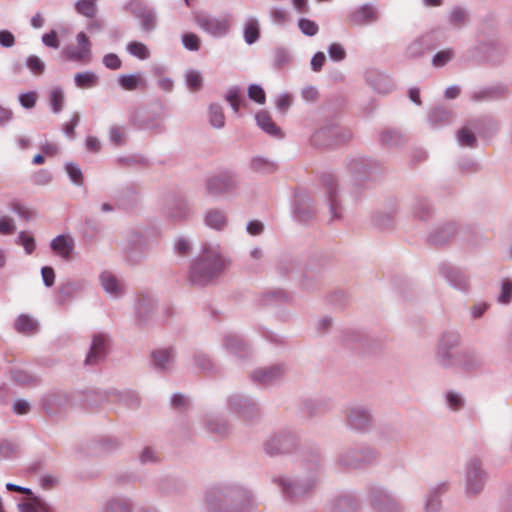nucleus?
Instances as JSON below:
<instances>
[{
	"label": "nucleus",
	"instance_id": "1",
	"mask_svg": "<svg viewBox=\"0 0 512 512\" xmlns=\"http://www.w3.org/2000/svg\"><path fill=\"white\" fill-rule=\"evenodd\" d=\"M206 503L213 512H255L258 501L254 493L238 483H224L210 488Z\"/></svg>",
	"mask_w": 512,
	"mask_h": 512
},
{
	"label": "nucleus",
	"instance_id": "2",
	"mask_svg": "<svg viewBox=\"0 0 512 512\" xmlns=\"http://www.w3.org/2000/svg\"><path fill=\"white\" fill-rule=\"evenodd\" d=\"M229 265L219 243L205 242L190 266L189 279L194 285L206 286L219 277Z\"/></svg>",
	"mask_w": 512,
	"mask_h": 512
},
{
	"label": "nucleus",
	"instance_id": "3",
	"mask_svg": "<svg viewBox=\"0 0 512 512\" xmlns=\"http://www.w3.org/2000/svg\"><path fill=\"white\" fill-rule=\"evenodd\" d=\"M321 466L319 462L311 464V473L305 479L291 480L286 476H275L272 482L279 488L282 495L288 499H298L306 495L319 482Z\"/></svg>",
	"mask_w": 512,
	"mask_h": 512
},
{
	"label": "nucleus",
	"instance_id": "4",
	"mask_svg": "<svg viewBox=\"0 0 512 512\" xmlns=\"http://www.w3.org/2000/svg\"><path fill=\"white\" fill-rule=\"evenodd\" d=\"M377 459L378 452L374 448L361 445L341 449L335 461L341 470L355 471L374 464Z\"/></svg>",
	"mask_w": 512,
	"mask_h": 512
},
{
	"label": "nucleus",
	"instance_id": "5",
	"mask_svg": "<svg viewBox=\"0 0 512 512\" xmlns=\"http://www.w3.org/2000/svg\"><path fill=\"white\" fill-rule=\"evenodd\" d=\"M195 24L208 36L221 39L229 35L232 27L231 14L214 15L208 12H197L194 15Z\"/></svg>",
	"mask_w": 512,
	"mask_h": 512
},
{
	"label": "nucleus",
	"instance_id": "6",
	"mask_svg": "<svg viewBox=\"0 0 512 512\" xmlns=\"http://www.w3.org/2000/svg\"><path fill=\"white\" fill-rule=\"evenodd\" d=\"M461 343V337L456 331H445L440 334L435 349V359L437 363L445 368L455 367V356L459 353L458 347Z\"/></svg>",
	"mask_w": 512,
	"mask_h": 512
},
{
	"label": "nucleus",
	"instance_id": "7",
	"mask_svg": "<svg viewBox=\"0 0 512 512\" xmlns=\"http://www.w3.org/2000/svg\"><path fill=\"white\" fill-rule=\"evenodd\" d=\"M366 491L373 512H404V506L386 487L370 484Z\"/></svg>",
	"mask_w": 512,
	"mask_h": 512
},
{
	"label": "nucleus",
	"instance_id": "8",
	"mask_svg": "<svg viewBox=\"0 0 512 512\" xmlns=\"http://www.w3.org/2000/svg\"><path fill=\"white\" fill-rule=\"evenodd\" d=\"M229 412L236 414L246 421H253L260 417L261 409L258 402L243 393L235 392L226 399Z\"/></svg>",
	"mask_w": 512,
	"mask_h": 512
},
{
	"label": "nucleus",
	"instance_id": "9",
	"mask_svg": "<svg viewBox=\"0 0 512 512\" xmlns=\"http://www.w3.org/2000/svg\"><path fill=\"white\" fill-rule=\"evenodd\" d=\"M298 445V436L295 432L282 429L271 433L264 441V450L270 456L291 453Z\"/></svg>",
	"mask_w": 512,
	"mask_h": 512
},
{
	"label": "nucleus",
	"instance_id": "10",
	"mask_svg": "<svg viewBox=\"0 0 512 512\" xmlns=\"http://www.w3.org/2000/svg\"><path fill=\"white\" fill-rule=\"evenodd\" d=\"M238 186V176L232 171H222L206 180V190L213 196L234 194Z\"/></svg>",
	"mask_w": 512,
	"mask_h": 512
},
{
	"label": "nucleus",
	"instance_id": "11",
	"mask_svg": "<svg viewBox=\"0 0 512 512\" xmlns=\"http://www.w3.org/2000/svg\"><path fill=\"white\" fill-rule=\"evenodd\" d=\"M352 137L349 128L337 125H326L317 130L312 136V142L321 147H331L342 144Z\"/></svg>",
	"mask_w": 512,
	"mask_h": 512
},
{
	"label": "nucleus",
	"instance_id": "12",
	"mask_svg": "<svg viewBox=\"0 0 512 512\" xmlns=\"http://www.w3.org/2000/svg\"><path fill=\"white\" fill-rule=\"evenodd\" d=\"M346 426L357 432H366L372 425L373 416L368 406L353 403L345 408Z\"/></svg>",
	"mask_w": 512,
	"mask_h": 512
},
{
	"label": "nucleus",
	"instance_id": "13",
	"mask_svg": "<svg viewBox=\"0 0 512 512\" xmlns=\"http://www.w3.org/2000/svg\"><path fill=\"white\" fill-rule=\"evenodd\" d=\"M130 123L138 130L159 135L166 132L163 118L156 112L138 110L130 117Z\"/></svg>",
	"mask_w": 512,
	"mask_h": 512
},
{
	"label": "nucleus",
	"instance_id": "14",
	"mask_svg": "<svg viewBox=\"0 0 512 512\" xmlns=\"http://www.w3.org/2000/svg\"><path fill=\"white\" fill-rule=\"evenodd\" d=\"M77 46H66L62 55L67 61L80 62L88 64L92 59V44L89 37L84 32L76 35Z\"/></svg>",
	"mask_w": 512,
	"mask_h": 512
},
{
	"label": "nucleus",
	"instance_id": "15",
	"mask_svg": "<svg viewBox=\"0 0 512 512\" xmlns=\"http://www.w3.org/2000/svg\"><path fill=\"white\" fill-rule=\"evenodd\" d=\"M89 282L85 279H68L61 282L55 293V301L60 304H66L81 296L88 288Z\"/></svg>",
	"mask_w": 512,
	"mask_h": 512
},
{
	"label": "nucleus",
	"instance_id": "16",
	"mask_svg": "<svg viewBox=\"0 0 512 512\" xmlns=\"http://www.w3.org/2000/svg\"><path fill=\"white\" fill-rule=\"evenodd\" d=\"M285 374L286 366L284 364H274L254 369L249 374V378L254 384L267 387L279 382Z\"/></svg>",
	"mask_w": 512,
	"mask_h": 512
},
{
	"label": "nucleus",
	"instance_id": "17",
	"mask_svg": "<svg viewBox=\"0 0 512 512\" xmlns=\"http://www.w3.org/2000/svg\"><path fill=\"white\" fill-rule=\"evenodd\" d=\"M127 9L140 21L143 32H151L157 26V14L154 9L144 5L140 0H131Z\"/></svg>",
	"mask_w": 512,
	"mask_h": 512
},
{
	"label": "nucleus",
	"instance_id": "18",
	"mask_svg": "<svg viewBox=\"0 0 512 512\" xmlns=\"http://www.w3.org/2000/svg\"><path fill=\"white\" fill-rule=\"evenodd\" d=\"M486 474L478 459H472L466 467V492L469 495L480 493L485 484Z\"/></svg>",
	"mask_w": 512,
	"mask_h": 512
},
{
	"label": "nucleus",
	"instance_id": "19",
	"mask_svg": "<svg viewBox=\"0 0 512 512\" xmlns=\"http://www.w3.org/2000/svg\"><path fill=\"white\" fill-rule=\"evenodd\" d=\"M455 358V367L467 373L478 371L484 366L483 357L472 348L460 349Z\"/></svg>",
	"mask_w": 512,
	"mask_h": 512
},
{
	"label": "nucleus",
	"instance_id": "20",
	"mask_svg": "<svg viewBox=\"0 0 512 512\" xmlns=\"http://www.w3.org/2000/svg\"><path fill=\"white\" fill-rule=\"evenodd\" d=\"M379 18L375 5L364 3L351 9L347 14V20L356 26H365L376 22Z\"/></svg>",
	"mask_w": 512,
	"mask_h": 512
},
{
	"label": "nucleus",
	"instance_id": "21",
	"mask_svg": "<svg viewBox=\"0 0 512 512\" xmlns=\"http://www.w3.org/2000/svg\"><path fill=\"white\" fill-rule=\"evenodd\" d=\"M360 499L354 492H342L329 502V512H357L360 509Z\"/></svg>",
	"mask_w": 512,
	"mask_h": 512
},
{
	"label": "nucleus",
	"instance_id": "22",
	"mask_svg": "<svg viewBox=\"0 0 512 512\" xmlns=\"http://www.w3.org/2000/svg\"><path fill=\"white\" fill-rule=\"evenodd\" d=\"M223 347L238 359H247L252 355L250 345L235 333H228L223 337Z\"/></svg>",
	"mask_w": 512,
	"mask_h": 512
},
{
	"label": "nucleus",
	"instance_id": "23",
	"mask_svg": "<svg viewBox=\"0 0 512 512\" xmlns=\"http://www.w3.org/2000/svg\"><path fill=\"white\" fill-rule=\"evenodd\" d=\"M482 120L471 119L458 130L456 140L459 146L474 148L477 145L476 134L481 132Z\"/></svg>",
	"mask_w": 512,
	"mask_h": 512
},
{
	"label": "nucleus",
	"instance_id": "24",
	"mask_svg": "<svg viewBox=\"0 0 512 512\" xmlns=\"http://www.w3.org/2000/svg\"><path fill=\"white\" fill-rule=\"evenodd\" d=\"M439 273L453 288L459 291L468 289V279L459 268L442 263L439 266Z\"/></svg>",
	"mask_w": 512,
	"mask_h": 512
},
{
	"label": "nucleus",
	"instance_id": "25",
	"mask_svg": "<svg viewBox=\"0 0 512 512\" xmlns=\"http://www.w3.org/2000/svg\"><path fill=\"white\" fill-rule=\"evenodd\" d=\"M365 80L367 84L379 94H388L394 89L392 79L376 69L367 70Z\"/></svg>",
	"mask_w": 512,
	"mask_h": 512
},
{
	"label": "nucleus",
	"instance_id": "26",
	"mask_svg": "<svg viewBox=\"0 0 512 512\" xmlns=\"http://www.w3.org/2000/svg\"><path fill=\"white\" fill-rule=\"evenodd\" d=\"M176 359V350L172 347L159 348L151 352L153 367L161 372L172 370Z\"/></svg>",
	"mask_w": 512,
	"mask_h": 512
},
{
	"label": "nucleus",
	"instance_id": "27",
	"mask_svg": "<svg viewBox=\"0 0 512 512\" xmlns=\"http://www.w3.org/2000/svg\"><path fill=\"white\" fill-rule=\"evenodd\" d=\"M449 489V483L446 481L439 482L429 488L424 499V512H439L442 507L441 495Z\"/></svg>",
	"mask_w": 512,
	"mask_h": 512
},
{
	"label": "nucleus",
	"instance_id": "28",
	"mask_svg": "<svg viewBox=\"0 0 512 512\" xmlns=\"http://www.w3.org/2000/svg\"><path fill=\"white\" fill-rule=\"evenodd\" d=\"M106 346V337L103 334L95 335L84 361L85 366L93 367L103 361L107 354Z\"/></svg>",
	"mask_w": 512,
	"mask_h": 512
},
{
	"label": "nucleus",
	"instance_id": "29",
	"mask_svg": "<svg viewBox=\"0 0 512 512\" xmlns=\"http://www.w3.org/2000/svg\"><path fill=\"white\" fill-rule=\"evenodd\" d=\"M347 166L351 174L356 179L364 178L378 168V164L375 161L364 156H355L350 158Z\"/></svg>",
	"mask_w": 512,
	"mask_h": 512
},
{
	"label": "nucleus",
	"instance_id": "30",
	"mask_svg": "<svg viewBox=\"0 0 512 512\" xmlns=\"http://www.w3.org/2000/svg\"><path fill=\"white\" fill-rule=\"evenodd\" d=\"M292 212L295 220L301 223L308 222L315 213L311 198L304 193L296 194Z\"/></svg>",
	"mask_w": 512,
	"mask_h": 512
},
{
	"label": "nucleus",
	"instance_id": "31",
	"mask_svg": "<svg viewBox=\"0 0 512 512\" xmlns=\"http://www.w3.org/2000/svg\"><path fill=\"white\" fill-rule=\"evenodd\" d=\"M99 281L103 290L112 298H120L125 294L124 282L110 271H103L99 275Z\"/></svg>",
	"mask_w": 512,
	"mask_h": 512
},
{
	"label": "nucleus",
	"instance_id": "32",
	"mask_svg": "<svg viewBox=\"0 0 512 512\" xmlns=\"http://www.w3.org/2000/svg\"><path fill=\"white\" fill-rule=\"evenodd\" d=\"M75 242L70 235H58L50 242L51 250L65 261L72 258Z\"/></svg>",
	"mask_w": 512,
	"mask_h": 512
},
{
	"label": "nucleus",
	"instance_id": "33",
	"mask_svg": "<svg viewBox=\"0 0 512 512\" xmlns=\"http://www.w3.org/2000/svg\"><path fill=\"white\" fill-rule=\"evenodd\" d=\"M136 313L140 319L159 317L157 299L150 294H141L136 304Z\"/></svg>",
	"mask_w": 512,
	"mask_h": 512
},
{
	"label": "nucleus",
	"instance_id": "34",
	"mask_svg": "<svg viewBox=\"0 0 512 512\" xmlns=\"http://www.w3.org/2000/svg\"><path fill=\"white\" fill-rule=\"evenodd\" d=\"M434 48V36L432 33L421 35L414 39L405 50V54L409 58L422 56L426 51Z\"/></svg>",
	"mask_w": 512,
	"mask_h": 512
},
{
	"label": "nucleus",
	"instance_id": "35",
	"mask_svg": "<svg viewBox=\"0 0 512 512\" xmlns=\"http://www.w3.org/2000/svg\"><path fill=\"white\" fill-rule=\"evenodd\" d=\"M156 489L163 495H182L186 484L176 477L162 476L156 481Z\"/></svg>",
	"mask_w": 512,
	"mask_h": 512
},
{
	"label": "nucleus",
	"instance_id": "36",
	"mask_svg": "<svg viewBox=\"0 0 512 512\" xmlns=\"http://www.w3.org/2000/svg\"><path fill=\"white\" fill-rule=\"evenodd\" d=\"M457 233V226L454 222H447L437 226L428 236L429 243L443 245L451 240Z\"/></svg>",
	"mask_w": 512,
	"mask_h": 512
},
{
	"label": "nucleus",
	"instance_id": "37",
	"mask_svg": "<svg viewBox=\"0 0 512 512\" xmlns=\"http://www.w3.org/2000/svg\"><path fill=\"white\" fill-rule=\"evenodd\" d=\"M204 223L210 229L223 231L228 225V214L221 209H209L204 215Z\"/></svg>",
	"mask_w": 512,
	"mask_h": 512
},
{
	"label": "nucleus",
	"instance_id": "38",
	"mask_svg": "<svg viewBox=\"0 0 512 512\" xmlns=\"http://www.w3.org/2000/svg\"><path fill=\"white\" fill-rule=\"evenodd\" d=\"M203 424L206 430L217 436H225L229 433L228 423L213 413H207L203 418Z\"/></svg>",
	"mask_w": 512,
	"mask_h": 512
},
{
	"label": "nucleus",
	"instance_id": "39",
	"mask_svg": "<svg viewBox=\"0 0 512 512\" xmlns=\"http://www.w3.org/2000/svg\"><path fill=\"white\" fill-rule=\"evenodd\" d=\"M99 512H133V504L130 498L116 496L107 500Z\"/></svg>",
	"mask_w": 512,
	"mask_h": 512
},
{
	"label": "nucleus",
	"instance_id": "40",
	"mask_svg": "<svg viewBox=\"0 0 512 512\" xmlns=\"http://www.w3.org/2000/svg\"><path fill=\"white\" fill-rule=\"evenodd\" d=\"M249 169L260 175H268L277 170V164L269 158L257 155L250 159Z\"/></svg>",
	"mask_w": 512,
	"mask_h": 512
},
{
	"label": "nucleus",
	"instance_id": "41",
	"mask_svg": "<svg viewBox=\"0 0 512 512\" xmlns=\"http://www.w3.org/2000/svg\"><path fill=\"white\" fill-rule=\"evenodd\" d=\"M323 182L326 187L327 193H328V199H329V207H330V213L332 218H337L338 213V199H337V188L338 183L336 178L329 174L325 175L323 177Z\"/></svg>",
	"mask_w": 512,
	"mask_h": 512
},
{
	"label": "nucleus",
	"instance_id": "42",
	"mask_svg": "<svg viewBox=\"0 0 512 512\" xmlns=\"http://www.w3.org/2000/svg\"><path fill=\"white\" fill-rule=\"evenodd\" d=\"M469 21L470 16L468 10L459 6L452 8L447 16V23L453 29H462Z\"/></svg>",
	"mask_w": 512,
	"mask_h": 512
},
{
	"label": "nucleus",
	"instance_id": "43",
	"mask_svg": "<svg viewBox=\"0 0 512 512\" xmlns=\"http://www.w3.org/2000/svg\"><path fill=\"white\" fill-rule=\"evenodd\" d=\"M243 37L248 45H252L259 40L260 37V24L256 17L249 16L245 19L243 24Z\"/></svg>",
	"mask_w": 512,
	"mask_h": 512
},
{
	"label": "nucleus",
	"instance_id": "44",
	"mask_svg": "<svg viewBox=\"0 0 512 512\" xmlns=\"http://www.w3.org/2000/svg\"><path fill=\"white\" fill-rule=\"evenodd\" d=\"M453 114L443 106L434 107L429 113V123L434 128H439L449 124L452 121Z\"/></svg>",
	"mask_w": 512,
	"mask_h": 512
},
{
	"label": "nucleus",
	"instance_id": "45",
	"mask_svg": "<svg viewBox=\"0 0 512 512\" xmlns=\"http://www.w3.org/2000/svg\"><path fill=\"white\" fill-rule=\"evenodd\" d=\"M190 214V206L183 199H173L167 208V215L173 220L186 219Z\"/></svg>",
	"mask_w": 512,
	"mask_h": 512
},
{
	"label": "nucleus",
	"instance_id": "46",
	"mask_svg": "<svg viewBox=\"0 0 512 512\" xmlns=\"http://www.w3.org/2000/svg\"><path fill=\"white\" fill-rule=\"evenodd\" d=\"M292 299L290 293L283 289H276L266 292L261 298L263 307L275 306L281 303H287Z\"/></svg>",
	"mask_w": 512,
	"mask_h": 512
},
{
	"label": "nucleus",
	"instance_id": "47",
	"mask_svg": "<svg viewBox=\"0 0 512 512\" xmlns=\"http://www.w3.org/2000/svg\"><path fill=\"white\" fill-rule=\"evenodd\" d=\"M257 125L267 134L273 137H282L280 129L273 122L272 118L267 112H259L255 115Z\"/></svg>",
	"mask_w": 512,
	"mask_h": 512
},
{
	"label": "nucleus",
	"instance_id": "48",
	"mask_svg": "<svg viewBox=\"0 0 512 512\" xmlns=\"http://www.w3.org/2000/svg\"><path fill=\"white\" fill-rule=\"evenodd\" d=\"M98 1L99 0H76L74 9L79 15L93 19L98 13Z\"/></svg>",
	"mask_w": 512,
	"mask_h": 512
},
{
	"label": "nucleus",
	"instance_id": "49",
	"mask_svg": "<svg viewBox=\"0 0 512 512\" xmlns=\"http://www.w3.org/2000/svg\"><path fill=\"white\" fill-rule=\"evenodd\" d=\"M20 512H51L49 504L40 497L33 496L29 501L18 505Z\"/></svg>",
	"mask_w": 512,
	"mask_h": 512
},
{
	"label": "nucleus",
	"instance_id": "50",
	"mask_svg": "<svg viewBox=\"0 0 512 512\" xmlns=\"http://www.w3.org/2000/svg\"><path fill=\"white\" fill-rule=\"evenodd\" d=\"M74 82L77 88L90 89L98 84L99 77L95 72L88 70L76 73L74 75Z\"/></svg>",
	"mask_w": 512,
	"mask_h": 512
},
{
	"label": "nucleus",
	"instance_id": "51",
	"mask_svg": "<svg viewBox=\"0 0 512 512\" xmlns=\"http://www.w3.org/2000/svg\"><path fill=\"white\" fill-rule=\"evenodd\" d=\"M10 374L12 380L21 386H35L38 382L34 375L22 368H13Z\"/></svg>",
	"mask_w": 512,
	"mask_h": 512
},
{
	"label": "nucleus",
	"instance_id": "52",
	"mask_svg": "<svg viewBox=\"0 0 512 512\" xmlns=\"http://www.w3.org/2000/svg\"><path fill=\"white\" fill-rule=\"evenodd\" d=\"M413 215L423 221L428 220L433 212L430 202L426 199H415L412 205Z\"/></svg>",
	"mask_w": 512,
	"mask_h": 512
},
{
	"label": "nucleus",
	"instance_id": "53",
	"mask_svg": "<svg viewBox=\"0 0 512 512\" xmlns=\"http://www.w3.org/2000/svg\"><path fill=\"white\" fill-rule=\"evenodd\" d=\"M225 99L236 114L239 112L241 106L246 103V100L241 95V90L238 86L229 87L226 91Z\"/></svg>",
	"mask_w": 512,
	"mask_h": 512
},
{
	"label": "nucleus",
	"instance_id": "54",
	"mask_svg": "<svg viewBox=\"0 0 512 512\" xmlns=\"http://www.w3.org/2000/svg\"><path fill=\"white\" fill-rule=\"evenodd\" d=\"M184 80L187 88L191 92H198L203 87V76L196 69H188L184 73Z\"/></svg>",
	"mask_w": 512,
	"mask_h": 512
},
{
	"label": "nucleus",
	"instance_id": "55",
	"mask_svg": "<svg viewBox=\"0 0 512 512\" xmlns=\"http://www.w3.org/2000/svg\"><path fill=\"white\" fill-rule=\"evenodd\" d=\"M64 91L60 86H55L49 93V105L53 113L58 114L64 107Z\"/></svg>",
	"mask_w": 512,
	"mask_h": 512
},
{
	"label": "nucleus",
	"instance_id": "56",
	"mask_svg": "<svg viewBox=\"0 0 512 512\" xmlns=\"http://www.w3.org/2000/svg\"><path fill=\"white\" fill-rule=\"evenodd\" d=\"M208 117L214 128L221 129L225 126V116L221 105L211 104L208 109Z\"/></svg>",
	"mask_w": 512,
	"mask_h": 512
},
{
	"label": "nucleus",
	"instance_id": "57",
	"mask_svg": "<svg viewBox=\"0 0 512 512\" xmlns=\"http://www.w3.org/2000/svg\"><path fill=\"white\" fill-rule=\"evenodd\" d=\"M193 360L196 368L202 372L210 373L215 370L212 359L203 351H196L193 355Z\"/></svg>",
	"mask_w": 512,
	"mask_h": 512
},
{
	"label": "nucleus",
	"instance_id": "58",
	"mask_svg": "<svg viewBox=\"0 0 512 512\" xmlns=\"http://www.w3.org/2000/svg\"><path fill=\"white\" fill-rule=\"evenodd\" d=\"M143 82L140 73L122 74L118 77V84L127 91L136 90Z\"/></svg>",
	"mask_w": 512,
	"mask_h": 512
},
{
	"label": "nucleus",
	"instance_id": "59",
	"mask_svg": "<svg viewBox=\"0 0 512 512\" xmlns=\"http://www.w3.org/2000/svg\"><path fill=\"white\" fill-rule=\"evenodd\" d=\"M126 51L139 60H146L150 57L149 48L142 42L131 41L126 45Z\"/></svg>",
	"mask_w": 512,
	"mask_h": 512
},
{
	"label": "nucleus",
	"instance_id": "60",
	"mask_svg": "<svg viewBox=\"0 0 512 512\" xmlns=\"http://www.w3.org/2000/svg\"><path fill=\"white\" fill-rule=\"evenodd\" d=\"M444 397L447 407L452 411H459L465 406V398L460 392L450 390Z\"/></svg>",
	"mask_w": 512,
	"mask_h": 512
},
{
	"label": "nucleus",
	"instance_id": "61",
	"mask_svg": "<svg viewBox=\"0 0 512 512\" xmlns=\"http://www.w3.org/2000/svg\"><path fill=\"white\" fill-rule=\"evenodd\" d=\"M348 292L343 289H336L326 296V302L338 309H343L348 301Z\"/></svg>",
	"mask_w": 512,
	"mask_h": 512
},
{
	"label": "nucleus",
	"instance_id": "62",
	"mask_svg": "<svg viewBox=\"0 0 512 512\" xmlns=\"http://www.w3.org/2000/svg\"><path fill=\"white\" fill-rule=\"evenodd\" d=\"M497 301L500 304L507 305L512 301V279L503 278L500 281V289L499 294L497 296Z\"/></svg>",
	"mask_w": 512,
	"mask_h": 512
},
{
	"label": "nucleus",
	"instance_id": "63",
	"mask_svg": "<svg viewBox=\"0 0 512 512\" xmlns=\"http://www.w3.org/2000/svg\"><path fill=\"white\" fill-rule=\"evenodd\" d=\"M109 141L116 146H123L127 140V129L123 126L113 125L108 132Z\"/></svg>",
	"mask_w": 512,
	"mask_h": 512
},
{
	"label": "nucleus",
	"instance_id": "64",
	"mask_svg": "<svg viewBox=\"0 0 512 512\" xmlns=\"http://www.w3.org/2000/svg\"><path fill=\"white\" fill-rule=\"evenodd\" d=\"M319 286L318 277L309 272H305L299 280V287L305 292H315L319 289Z\"/></svg>",
	"mask_w": 512,
	"mask_h": 512
}]
</instances>
